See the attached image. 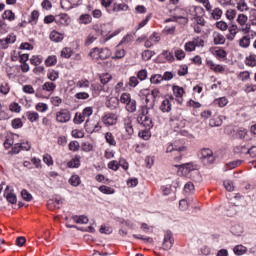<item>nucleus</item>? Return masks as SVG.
Listing matches in <instances>:
<instances>
[{
    "instance_id": "obj_39",
    "label": "nucleus",
    "mask_w": 256,
    "mask_h": 256,
    "mask_svg": "<svg viewBox=\"0 0 256 256\" xmlns=\"http://www.w3.org/2000/svg\"><path fill=\"white\" fill-rule=\"evenodd\" d=\"M153 55H155V51L144 50L142 52V59H143V61H150V59L153 57Z\"/></svg>"
},
{
    "instance_id": "obj_36",
    "label": "nucleus",
    "mask_w": 256,
    "mask_h": 256,
    "mask_svg": "<svg viewBox=\"0 0 256 256\" xmlns=\"http://www.w3.org/2000/svg\"><path fill=\"white\" fill-rule=\"evenodd\" d=\"M71 55H73V50L69 47H65L61 51V57L64 59H71Z\"/></svg>"
},
{
    "instance_id": "obj_3",
    "label": "nucleus",
    "mask_w": 256,
    "mask_h": 256,
    "mask_svg": "<svg viewBox=\"0 0 256 256\" xmlns=\"http://www.w3.org/2000/svg\"><path fill=\"white\" fill-rule=\"evenodd\" d=\"M57 123H69L71 121V112L67 109H61L56 113Z\"/></svg>"
},
{
    "instance_id": "obj_41",
    "label": "nucleus",
    "mask_w": 256,
    "mask_h": 256,
    "mask_svg": "<svg viewBox=\"0 0 256 256\" xmlns=\"http://www.w3.org/2000/svg\"><path fill=\"white\" fill-rule=\"evenodd\" d=\"M83 121H85V116L83 115V113L81 114V113L77 112L75 114L73 122L75 123V125H81V123H83Z\"/></svg>"
},
{
    "instance_id": "obj_16",
    "label": "nucleus",
    "mask_w": 256,
    "mask_h": 256,
    "mask_svg": "<svg viewBox=\"0 0 256 256\" xmlns=\"http://www.w3.org/2000/svg\"><path fill=\"white\" fill-rule=\"evenodd\" d=\"M239 45L243 49H247L251 45V36L249 33L244 34V36L239 40Z\"/></svg>"
},
{
    "instance_id": "obj_60",
    "label": "nucleus",
    "mask_w": 256,
    "mask_h": 256,
    "mask_svg": "<svg viewBox=\"0 0 256 256\" xmlns=\"http://www.w3.org/2000/svg\"><path fill=\"white\" fill-rule=\"evenodd\" d=\"M108 169H111L112 171H119V162H117V160H112L108 163Z\"/></svg>"
},
{
    "instance_id": "obj_49",
    "label": "nucleus",
    "mask_w": 256,
    "mask_h": 256,
    "mask_svg": "<svg viewBox=\"0 0 256 256\" xmlns=\"http://www.w3.org/2000/svg\"><path fill=\"white\" fill-rule=\"evenodd\" d=\"M90 82L87 79L80 80L76 83V87H79V89H87L89 88Z\"/></svg>"
},
{
    "instance_id": "obj_58",
    "label": "nucleus",
    "mask_w": 256,
    "mask_h": 256,
    "mask_svg": "<svg viewBox=\"0 0 256 256\" xmlns=\"http://www.w3.org/2000/svg\"><path fill=\"white\" fill-rule=\"evenodd\" d=\"M216 105H219V107H225L227 103H229V100H227L226 97H221L215 100Z\"/></svg>"
},
{
    "instance_id": "obj_61",
    "label": "nucleus",
    "mask_w": 256,
    "mask_h": 256,
    "mask_svg": "<svg viewBox=\"0 0 256 256\" xmlns=\"http://www.w3.org/2000/svg\"><path fill=\"white\" fill-rule=\"evenodd\" d=\"M174 54L178 61L185 59V51H183L182 49L176 50Z\"/></svg>"
},
{
    "instance_id": "obj_43",
    "label": "nucleus",
    "mask_w": 256,
    "mask_h": 256,
    "mask_svg": "<svg viewBox=\"0 0 256 256\" xmlns=\"http://www.w3.org/2000/svg\"><path fill=\"white\" fill-rule=\"evenodd\" d=\"M138 136L143 139L144 141H149V139H151V133L149 132V130H142L138 133Z\"/></svg>"
},
{
    "instance_id": "obj_19",
    "label": "nucleus",
    "mask_w": 256,
    "mask_h": 256,
    "mask_svg": "<svg viewBox=\"0 0 256 256\" xmlns=\"http://www.w3.org/2000/svg\"><path fill=\"white\" fill-rule=\"evenodd\" d=\"M105 139H106V143H108L110 147H117V140H115V136H113V133L106 132Z\"/></svg>"
},
{
    "instance_id": "obj_32",
    "label": "nucleus",
    "mask_w": 256,
    "mask_h": 256,
    "mask_svg": "<svg viewBox=\"0 0 256 256\" xmlns=\"http://www.w3.org/2000/svg\"><path fill=\"white\" fill-rule=\"evenodd\" d=\"M2 19H7V21H15V13L11 10H5L2 14Z\"/></svg>"
},
{
    "instance_id": "obj_44",
    "label": "nucleus",
    "mask_w": 256,
    "mask_h": 256,
    "mask_svg": "<svg viewBox=\"0 0 256 256\" xmlns=\"http://www.w3.org/2000/svg\"><path fill=\"white\" fill-rule=\"evenodd\" d=\"M155 35H157V32H153V34L145 41L144 47H146V49H151V47H153V39H155Z\"/></svg>"
},
{
    "instance_id": "obj_31",
    "label": "nucleus",
    "mask_w": 256,
    "mask_h": 256,
    "mask_svg": "<svg viewBox=\"0 0 256 256\" xmlns=\"http://www.w3.org/2000/svg\"><path fill=\"white\" fill-rule=\"evenodd\" d=\"M98 189L104 195H113L115 193V189H113L109 186H106V185H102Z\"/></svg>"
},
{
    "instance_id": "obj_51",
    "label": "nucleus",
    "mask_w": 256,
    "mask_h": 256,
    "mask_svg": "<svg viewBox=\"0 0 256 256\" xmlns=\"http://www.w3.org/2000/svg\"><path fill=\"white\" fill-rule=\"evenodd\" d=\"M79 149H81V145L79 144L78 141H71L69 143V150L70 151L75 152V151H79Z\"/></svg>"
},
{
    "instance_id": "obj_2",
    "label": "nucleus",
    "mask_w": 256,
    "mask_h": 256,
    "mask_svg": "<svg viewBox=\"0 0 256 256\" xmlns=\"http://www.w3.org/2000/svg\"><path fill=\"white\" fill-rule=\"evenodd\" d=\"M200 159L204 165H213L215 163V156L213 155V150L209 148H204L201 150Z\"/></svg>"
},
{
    "instance_id": "obj_11",
    "label": "nucleus",
    "mask_w": 256,
    "mask_h": 256,
    "mask_svg": "<svg viewBox=\"0 0 256 256\" xmlns=\"http://www.w3.org/2000/svg\"><path fill=\"white\" fill-rule=\"evenodd\" d=\"M67 167L69 169H79L81 167V156L75 155L74 158H72L68 163Z\"/></svg>"
},
{
    "instance_id": "obj_40",
    "label": "nucleus",
    "mask_w": 256,
    "mask_h": 256,
    "mask_svg": "<svg viewBox=\"0 0 256 256\" xmlns=\"http://www.w3.org/2000/svg\"><path fill=\"white\" fill-rule=\"evenodd\" d=\"M237 9L238 11H249V6H247V2L245 0H239L237 3Z\"/></svg>"
},
{
    "instance_id": "obj_24",
    "label": "nucleus",
    "mask_w": 256,
    "mask_h": 256,
    "mask_svg": "<svg viewBox=\"0 0 256 256\" xmlns=\"http://www.w3.org/2000/svg\"><path fill=\"white\" fill-rule=\"evenodd\" d=\"M26 117L30 123H37L39 121V113L37 112L28 111L26 112Z\"/></svg>"
},
{
    "instance_id": "obj_56",
    "label": "nucleus",
    "mask_w": 256,
    "mask_h": 256,
    "mask_svg": "<svg viewBox=\"0 0 256 256\" xmlns=\"http://www.w3.org/2000/svg\"><path fill=\"white\" fill-rule=\"evenodd\" d=\"M216 57H219V59H225L227 57V51L223 48H219L218 50H215Z\"/></svg>"
},
{
    "instance_id": "obj_47",
    "label": "nucleus",
    "mask_w": 256,
    "mask_h": 256,
    "mask_svg": "<svg viewBox=\"0 0 256 256\" xmlns=\"http://www.w3.org/2000/svg\"><path fill=\"white\" fill-rule=\"evenodd\" d=\"M163 81V76L161 74H155L150 78V82L154 85H159Z\"/></svg>"
},
{
    "instance_id": "obj_12",
    "label": "nucleus",
    "mask_w": 256,
    "mask_h": 256,
    "mask_svg": "<svg viewBox=\"0 0 256 256\" xmlns=\"http://www.w3.org/2000/svg\"><path fill=\"white\" fill-rule=\"evenodd\" d=\"M214 45H225V36L217 31L212 34Z\"/></svg>"
},
{
    "instance_id": "obj_59",
    "label": "nucleus",
    "mask_w": 256,
    "mask_h": 256,
    "mask_svg": "<svg viewBox=\"0 0 256 256\" xmlns=\"http://www.w3.org/2000/svg\"><path fill=\"white\" fill-rule=\"evenodd\" d=\"M251 74L249 73V71H243L240 72L238 75V79H240V81H247V79H250Z\"/></svg>"
},
{
    "instance_id": "obj_33",
    "label": "nucleus",
    "mask_w": 256,
    "mask_h": 256,
    "mask_svg": "<svg viewBox=\"0 0 256 256\" xmlns=\"http://www.w3.org/2000/svg\"><path fill=\"white\" fill-rule=\"evenodd\" d=\"M233 251L235 255H238V256L245 255V253H247V247L243 245H237L234 247Z\"/></svg>"
},
{
    "instance_id": "obj_37",
    "label": "nucleus",
    "mask_w": 256,
    "mask_h": 256,
    "mask_svg": "<svg viewBox=\"0 0 256 256\" xmlns=\"http://www.w3.org/2000/svg\"><path fill=\"white\" fill-rule=\"evenodd\" d=\"M247 133H248L247 129L240 127L236 131V137L238 139H245L247 137Z\"/></svg>"
},
{
    "instance_id": "obj_9",
    "label": "nucleus",
    "mask_w": 256,
    "mask_h": 256,
    "mask_svg": "<svg viewBox=\"0 0 256 256\" xmlns=\"http://www.w3.org/2000/svg\"><path fill=\"white\" fill-rule=\"evenodd\" d=\"M17 41V37L13 34H9L5 39H0V45L2 49H7L11 43H15Z\"/></svg>"
},
{
    "instance_id": "obj_5",
    "label": "nucleus",
    "mask_w": 256,
    "mask_h": 256,
    "mask_svg": "<svg viewBox=\"0 0 256 256\" xmlns=\"http://www.w3.org/2000/svg\"><path fill=\"white\" fill-rule=\"evenodd\" d=\"M117 114L115 113H106L103 117H102V122L104 123V125H106V127H111L113 125H117Z\"/></svg>"
},
{
    "instance_id": "obj_13",
    "label": "nucleus",
    "mask_w": 256,
    "mask_h": 256,
    "mask_svg": "<svg viewBox=\"0 0 256 256\" xmlns=\"http://www.w3.org/2000/svg\"><path fill=\"white\" fill-rule=\"evenodd\" d=\"M226 119L224 115L216 116L209 121L210 127H221L223 125V120Z\"/></svg>"
},
{
    "instance_id": "obj_29",
    "label": "nucleus",
    "mask_w": 256,
    "mask_h": 256,
    "mask_svg": "<svg viewBox=\"0 0 256 256\" xmlns=\"http://www.w3.org/2000/svg\"><path fill=\"white\" fill-rule=\"evenodd\" d=\"M46 67H55L57 65V56H48L45 60Z\"/></svg>"
},
{
    "instance_id": "obj_50",
    "label": "nucleus",
    "mask_w": 256,
    "mask_h": 256,
    "mask_svg": "<svg viewBox=\"0 0 256 256\" xmlns=\"http://www.w3.org/2000/svg\"><path fill=\"white\" fill-rule=\"evenodd\" d=\"M21 196H22V199H23L24 201L29 202V201H32V200H33V195H31V193H29V191H27V190H25V189H23V190L21 191Z\"/></svg>"
},
{
    "instance_id": "obj_38",
    "label": "nucleus",
    "mask_w": 256,
    "mask_h": 256,
    "mask_svg": "<svg viewBox=\"0 0 256 256\" xmlns=\"http://www.w3.org/2000/svg\"><path fill=\"white\" fill-rule=\"evenodd\" d=\"M12 147V151L8 152V155H18V153H21V143H15Z\"/></svg>"
},
{
    "instance_id": "obj_62",
    "label": "nucleus",
    "mask_w": 256,
    "mask_h": 256,
    "mask_svg": "<svg viewBox=\"0 0 256 256\" xmlns=\"http://www.w3.org/2000/svg\"><path fill=\"white\" fill-rule=\"evenodd\" d=\"M223 184L226 191H233L235 189V186H233V181L231 180H225Z\"/></svg>"
},
{
    "instance_id": "obj_23",
    "label": "nucleus",
    "mask_w": 256,
    "mask_h": 256,
    "mask_svg": "<svg viewBox=\"0 0 256 256\" xmlns=\"http://www.w3.org/2000/svg\"><path fill=\"white\" fill-rule=\"evenodd\" d=\"M226 215L227 217H233L234 215H237V206L228 203V205L226 206Z\"/></svg>"
},
{
    "instance_id": "obj_48",
    "label": "nucleus",
    "mask_w": 256,
    "mask_h": 256,
    "mask_svg": "<svg viewBox=\"0 0 256 256\" xmlns=\"http://www.w3.org/2000/svg\"><path fill=\"white\" fill-rule=\"evenodd\" d=\"M131 100V94L129 93H122L120 96V103H123L124 105H127Z\"/></svg>"
},
{
    "instance_id": "obj_57",
    "label": "nucleus",
    "mask_w": 256,
    "mask_h": 256,
    "mask_svg": "<svg viewBox=\"0 0 256 256\" xmlns=\"http://www.w3.org/2000/svg\"><path fill=\"white\" fill-rule=\"evenodd\" d=\"M31 65H35V67H38V65H41L43 63V60L39 56H32L30 59Z\"/></svg>"
},
{
    "instance_id": "obj_15",
    "label": "nucleus",
    "mask_w": 256,
    "mask_h": 256,
    "mask_svg": "<svg viewBox=\"0 0 256 256\" xmlns=\"http://www.w3.org/2000/svg\"><path fill=\"white\" fill-rule=\"evenodd\" d=\"M9 191V186L6 187L4 197H6V201L8 203H11V205H15L17 203V195L13 194V192H8Z\"/></svg>"
},
{
    "instance_id": "obj_46",
    "label": "nucleus",
    "mask_w": 256,
    "mask_h": 256,
    "mask_svg": "<svg viewBox=\"0 0 256 256\" xmlns=\"http://www.w3.org/2000/svg\"><path fill=\"white\" fill-rule=\"evenodd\" d=\"M172 91L175 97H183V93H185V90L179 86H173Z\"/></svg>"
},
{
    "instance_id": "obj_64",
    "label": "nucleus",
    "mask_w": 256,
    "mask_h": 256,
    "mask_svg": "<svg viewBox=\"0 0 256 256\" xmlns=\"http://www.w3.org/2000/svg\"><path fill=\"white\" fill-rule=\"evenodd\" d=\"M250 22L252 25H256V10L252 9L250 11V16H249Z\"/></svg>"
},
{
    "instance_id": "obj_54",
    "label": "nucleus",
    "mask_w": 256,
    "mask_h": 256,
    "mask_svg": "<svg viewBox=\"0 0 256 256\" xmlns=\"http://www.w3.org/2000/svg\"><path fill=\"white\" fill-rule=\"evenodd\" d=\"M50 99H51V103H52V105H54V107H59L61 105V103H63V99H61V97H59V96H53Z\"/></svg>"
},
{
    "instance_id": "obj_30",
    "label": "nucleus",
    "mask_w": 256,
    "mask_h": 256,
    "mask_svg": "<svg viewBox=\"0 0 256 256\" xmlns=\"http://www.w3.org/2000/svg\"><path fill=\"white\" fill-rule=\"evenodd\" d=\"M111 57V50L109 48H101L100 49V60L105 61V59H109Z\"/></svg>"
},
{
    "instance_id": "obj_28",
    "label": "nucleus",
    "mask_w": 256,
    "mask_h": 256,
    "mask_svg": "<svg viewBox=\"0 0 256 256\" xmlns=\"http://www.w3.org/2000/svg\"><path fill=\"white\" fill-rule=\"evenodd\" d=\"M124 128L127 135H129L130 137L131 135H133V133H135V131L133 130V124H131V120L129 119L124 121Z\"/></svg>"
},
{
    "instance_id": "obj_52",
    "label": "nucleus",
    "mask_w": 256,
    "mask_h": 256,
    "mask_svg": "<svg viewBox=\"0 0 256 256\" xmlns=\"http://www.w3.org/2000/svg\"><path fill=\"white\" fill-rule=\"evenodd\" d=\"M173 151H178V153H181V151H185V147H174L173 144H170L167 149L166 153H173Z\"/></svg>"
},
{
    "instance_id": "obj_34",
    "label": "nucleus",
    "mask_w": 256,
    "mask_h": 256,
    "mask_svg": "<svg viewBox=\"0 0 256 256\" xmlns=\"http://www.w3.org/2000/svg\"><path fill=\"white\" fill-rule=\"evenodd\" d=\"M245 63L248 65V67H256V55L250 54L248 57H246Z\"/></svg>"
},
{
    "instance_id": "obj_26",
    "label": "nucleus",
    "mask_w": 256,
    "mask_h": 256,
    "mask_svg": "<svg viewBox=\"0 0 256 256\" xmlns=\"http://www.w3.org/2000/svg\"><path fill=\"white\" fill-rule=\"evenodd\" d=\"M126 109L129 113H135L137 111V101L132 99L126 104Z\"/></svg>"
},
{
    "instance_id": "obj_7",
    "label": "nucleus",
    "mask_w": 256,
    "mask_h": 256,
    "mask_svg": "<svg viewBox=\"0 0 256 256\" xmlns=\"http://www.w3.org/2000/svg\"><path fill=\"white\" fill-rule=\"evenodd\" d=\"M137 121L140 125H143L145 129H153V119L150 116H138Z\"/></svg>"
},
{
    "instance_id": "obj_45",
    "label": "nucleus",
    "mask_w": 256,
    "mask_h": 256,
    "mask_svg": "<svg viewBox=\"0 0 256 256\" xmlns=\"http://www.w3.org/2000/svg\"><path fill=\"white\" fill-rule=\"evenodd\" d=\"M58 17H59L58 23H60V25H69V15L60 14Z\"/></svg>"
},
{
    "instance_id": "obj_17",
    "label": "nucleus",
    "mask_w": 256,
    "mask_h": 256,
    "mask_svg": "<svg viewBox=\"0 0 256 256\" xmlns=\"http://www.w3.org/2000/svg\"><path fill=\"white\" fill-rule=\"evenodd\" d=\"M50 40H52L54 43H61V41H63V39H65V36H63V34L57 32L56 30H53L50 33Z\"/></svg>"
},
{
    "instance_id": "obj_14",
    "label": "nucleus",
    "mask_w": 256,
    "mask_h": 256,
    "mask_svg": "<svg viewBox=\"0 0 256 256\" xmlns=\"http://www.w3.org/2000/svg\"><path fill=\"white\" fill-rule=\"evenodd\" d=\"M228 31L229 34L226 35V39H228V41H233L237 33H239V27L235 24H232V26L228 28Z\"/></svg>"
},
{
    "instance_id": "obj_42",
    "label": "nucleus",
    "mask_w": 256,
    "mask_h": 256,
    "mask_svg": "<svg viewBox=\"0 0 256 256\" xmlns=\"http://www.w3.org/2000/svg\"><path fill=\"white\" fill-rule=\"evenodd\" d=\"M11 126L13 129H21L23 127V121H21V118H15L11 121Z\"/></svg>"
},
{
    "instance_id": "obj_25",
    "label": "nucleus",
    "mask_w": 256,
    "mask_h": 256,
    "mask_svg": "<svg viewBox=\"0 0 256 256\" xmlns=\"http://www.w3.org/2000/svg\"><path fill=\"white\" fill-rule=\"evenodd\" d=\"M93 21V17L89 14H82L79 17V23L80 25H89Z\"/></svg>"
},
{
    "instance_id": "obj_53",
    "label": "nucleus",
    "mask_w": 256,
    "mask_h": 256,
    "mask_svg": "<svg viewBox=\"0 0 256 256\" xmlns=\"http://www.w3.org/2000/svg\"><path fill=\"white\" fill-rule=\"evenodd\" d=\"M48 79L50 81H57V79H59V72H57L55 70H50L48 72Z\"/></svg>"
},
{
    "instance_id": "obj_22",
    "label": "nucleus",
    "mask_w": 256,
    "mask_h": 256,
    "mask_svg": "<svg viewBox=\"0 0 256 256\" xmlns=\"http://www.w3.org/2000/svg\"><path fill=\"white\" fill-rule=\"evenodd\" d=\"M57 89V84L53 82H45L42 85V91H48V93H53Z\"/></svg>"
},
{
    "instance_id": "obj_1",
    "label": "nucleus",
    "mask_w": 256,
    "mask_h": 256,
    "mask_svg": "<svg viewBox=\"0 0 256 256\" xmlns=\"http://www.w3.org/2000/svg\"><path fill=\"white\" fill-rule=\"evenodd\" d=\"M236 21L240 24L239 31H242L244 35L251 33V24L247 23V21H249V17H247V15L239 14Z\"/></svg>"
},
{
    "instance_id": "obj_63",
    "label": "nucleus",
    "mask_w": 256,
    "mask_h": 256,
    "mask_svg": "<svg viewBox=\"0 0 256 256\" xmlns=\"http://www.w3.org/2000/svg\"><path fill=\"white\" fill-rule=\"evenodd\" d=\"M195 43L193 41L187 42L184 46L185 51L191 52L195 51Z\"/></svg>"
},
{
    "instance_id": "obj_27",
    "label": "nucleus",
    "mask_w": 256,
    "mask_h": 256,
    "mask_svg": "<svg viewBox=\"0 0 256 256\" xmlns=\"http://www.w3.org/2000/svg\"><path fill=\"white\" fill-rule=\"evenodd\" d=\"M90 57L94 60V61H99V59H101V49L100 48H93L92 51L89 53Z\"/></svg>"
},
{
    "instance_id": "obj_6",
    "label": "nucleus",
    "mask_w": 256,
    "mask_h": 256,
    "mask_svg": "<svg viewBox=\"0 0 256 256\" xmlns=\"http://www.w3.org/2000/svg\"><path fill=\"white\" fill-rule=\"evenodd\" d=\"M173 243H175V240L173 239V233L171 231H166L164 235V240H163V249L165 251H169L171 247H173Z\"/></svg>"
},
{
    "instance_id": "obj_20",
    "label": "nucleus",
    "mask_w": 256,
    "mask_h": 256,
    "mask_svg": "<svg viewBox=\"0 0 256 256\" xmlns=\"http://www.w3.org/2000/svg\"><path fill=\"white\" fill-rule=\"evenodd\" d=\"M148 95L152 98V101L149 104V107H155V101H157V97L161 95V92L159 91V89H153L151 90V93H148Z\"/></svg>"
},
{
    "instance_id": "obj_4",
    "label": "nucleus",
    "mask_w": 256,
    "mask_h": 256,
    "mask_svg": "<svg viewBox=\"0 0 256 256\" xmlns=\"http://www.w3.org/2000/svg\"><path fill=\"white\" fill-rule=\"evenodd\" d=\"M174 101L175 98L172 95L166 97L159 107L160 111H162V113H171V109L173 107L172 102Z\"/></svg>"
},
{
    "instance_id": "obj_8",
    "label": "nucleus",
    "mask_w": 256,
    "mask_h": 256,
    "mask_svg": "<svg viewBox=\"0 0 256 256\" xmlns=\"http://www.w3.org/2000/svg\"><path fill=\"white\" fill-rule=\"evenodd\" d=\"M177 169H182L184 171L185 175L187 173H191V171H197V165L193 164V162L180 164V165H174Z\"/></svg>"
},
{
    "instance_id": "obj_10",
    "label": "nucleus",
    "mask_w": 256,
    "mask_h": 256,
    "mask_svg": "<svg viewBox=\"0 0 256 256\" xmlns=\"http://www.w3.org/2000/svg\"><path fill=\"white\" fill-rule=\"evenodd\" d=\"M121 11H129V5L125 3H114L113 8L108 13H119Z\"/></svg>"
},
{
    "instance_id": "obj_35",
    "label": "nucleus",
    "mask_w": 256,
    "mask_h": 256,
    "mask_svg": "<svg viewBox=\"0 0 256 256\" xmlns=\"http://www.w3.org/2000/svg\"><path fill=\"white\" fill-rule=\"evenodd\" d=\"M69 183L72 185V187H79V185H81V178L79 175H73L69 179Z\"/></svg>"
},
{
    "instance_id": "obj_21",
    "label": "nucleus",
    "mask_w": 256,
    "mask_h": 256,
    "mask_svg": "<svg viewBox=\"0 0 256 256\" xmlns=\"http://www.w3.org/2000/svg\"><path fill=\"white\" fill-rule=\"evenodd\" d=\"M72 219L79 225H87V223H89V218H87V216L85 215H81V216L74 215Z\"/></svg>"
},
{
    "instance_id": "obj_55",
    "label": "nucleus",
    "mask_w": 256,
    "mask_h": 256,
    "mask_svg": "<svg viewBox=\"0 0 256 256\" xmlns=\"http://www.w3.org/2000/svg\"><path fill=\"white\" fill-rule=\"evenodd\" d=\"M118 167H122L124 171H127L129 169V162L125 158H120L118 161Z\"/></svg>"
},
{
    "instance_id": "obj_18",
    "label": "nucleus",
    "mask_w": 256,
    "mask_h": 256,
    "mask_svg": "<svg viewBox=\"0 0 256 256\" xmlns=\"http://www.w3.org/2000/svg\"><path fill=\"white\" fill-rule=\"evenodd\" d=\"M15 139H19V136L17 134H14L6 138V140L4 141L5 149H11V147H13L15 144Z\"/></svg>"
}]
</instances>
